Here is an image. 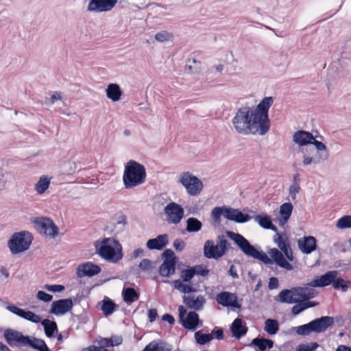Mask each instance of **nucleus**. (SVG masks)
I'll list each match as a JSON object with an SVG mask.
<instances>
[{
  "instance_id": "15",
  "label": "nucleus",
  "mask_w": 351,
  "mask_h": 351,
  "mask_svg": "<svg viewBox=\"0 0 351 351\" xmlns=\"http://www.w3.org/2000/svg\"><path fill=\"white\" fill-rule=\"evenodd\" d=\"M313 332L320 333L326 331L333 325L334 318L330 316H322L310 322Z\"/></svg>"
},
{
  "instance_id": "63",
  "label": "nucleus",
  "mask_w": 351,
  "mask_h": 351,
  "mask_svg": "<svg viewBox=\"0 0 351 351\" xmlns=\"http://www.w3.org/2000/svg\"><path fill=\"white\" fill-rule=\"evenodd\" d=\"M197 289L191 285L184 284L183 289L181 290V293L184 294L196 292Z\"/></svg>"
},
{
  "instance_id": "52",
  "label": "nucleus",
  "mask_w": 351,
  "mask_h": 351,
  "mask_svg": "<svg viewBox=\"0 0 351 351\" xmlns=\"http://www.w3.org/2000/svg\"><path fill=\"white\" fill-rule=\"evenodd\" d=\"M36 298L39 300L43 301L45 302H49L52 300L53 295L43 291H38L36 294Z\"/></svg>"
},
{
  "instance_id": "7",
  "label": "nucleus",
  "mask_w": 351,
  "mask_h": 351,
  "mask_svg": "<svg viewBox=\"0 0 351 351\" xmlns=\"http://www.w3.org/2000/svg\"><path fill=\"white\" fill-rule=\"evenodd\" d=\"M179 182L186 188L187 193L193 196L199 195L204 186L202 182L189 171L180 174Z\"/></svg>"
},
{
  "instance_id": "17",
  "label": "nucleus",
  "mask_w": 351,
  "mask_h": 351,
  "mask_svg": "<svg viewBox=\"0 0 351 351\" xmlns=\"http://www.w3.org/2000/svg\"><path fill=\"white\" fill-rule=\"evenodd\" d=\"M300 250L305 254H309L317 249V239L313 236H304L298 241Z\"/></svg>"
},
{
  "instance_id": "31",
  "label": "nucleus",
  "mask_w": 351,
  "mask_h": 351,
  "mask_svg": "<svg viewBox=\"0 0 351 351\" xmlns=\"http://www.w3.org/2000/svg\"><path fill=\"white\" fill-rule=\"evenodd\" d=\"M101 302L102 304L101 306V310L103 311L104 315L106 317L112 315L118 308V305L116 304V303L112 300L106 296H105Z\"/></svg>"
},
{
  "instance_id": "10",
  "label": "nucleus",
  "mask_w": 351,
  "mask_h": 351,
  "mask_svg": "<svg viewBox=\"0 0 351 351\" xmlns=\"http://www.w3.org/2000/svg\"><path fill=\"white\" fill-rule=\"evenodd\" d=\"M216 301L223 307H232L237 309L241 308V304L238 302L237 295L228 291L219 293L216 296Z\"/></svg>"
},
{
  "instance_id": "9",
  "label": "nucleus",
  "mask_w": 351,
  "mask_h": 351,
  "mask_svg": "<svg viewBox=\"0 0 351 351\" xmlns=\"http://www.w3.org/2000/svg\"><path fill=\"white\" fill-rule=\"evenodd\" d=\"M165 213L168 216L169 223L177 224L184 217V210L181 205L172 202L165 206Z\"/></svg>"
},
{
  "instance_id": "62",
  "label": "nucleus",
  "mask_w": 351,
  "mask_h": 351,
  "mask_svg": "<svg viewBox=\"0 0 351 351\" xmlns=\"http://www.w3.org/2000/svg\"><path fill=\"white\" fill-rule=\"evenodd\" d=\"M148 318L150 322H154L158 317V311L156 308H151L148 310Z\"/></svg>"
},
{
  "instance_id": "21",
  "label": "nucleus",
  "mask_w": 351,
  "mask_h": 351,
  "mask_svg": "<svg viewBox=\"0 0 351 351\" xmlns=\"http://www.w3.org/2000/svg\"><path fill=\"white\" fill-rule=\"evenodd\" d=\"M313 140V134L303 130H298L293 136V141L301 147L311 145V141Z\"/></svg>"
},
{
  "instance_id": "56",
  "label": "nucleus",
  "mask_w": 351,
  "mask_h": 351,
  "mask_svg": "<svg viewBox=\"0 0 351 351\" xmlns=\"http://www.w3.org/2000/svg\"><path fill=\"white\" fill-rule=\"evenodd\" d=\"M60 99L62 100L61 93L60 92H55L50 98H47L45 101V104L47 106H51L53 104L56 100Z\"/></svg>"
},
{
  "instance_id": "43",
  "label": "nucleus",
  "mask_w": 351,
  "mask_h": 351,
  "mask_svg": "<svg viewBox=\"0 0 351 351\" xmlns=\"http://www.w3.org/2000/svg\"><path fill=\"white\" fill-rule=\"evenodd\" d=\"M291 330H295L297 334L301 336L308 335L311 332H313V329L310 322L297 327H293Z\"/></svg>"
},
{
  "instance_id": "37",
  "label": "nucleus",
  "mask_w": 351,
  "mask_h": 351,
  "mask_svg": "<svg viewBox=\"0 0 351 351\" xmlns=\"http://www.w3.org/2000/svg\"><path fill=\"white\" fill-rule=\"evenodd\" d=\"M195 339L197 344L204 345L210 342L214 337L213 334L203 333L202 330H198L195 332Z\"/></svg>"
},
{
  "instance_id": "26",
  "label": "nucleus",
  "mask_w": 351,
  "mask_h": 351,
  "mask_svg": "<svg viewBox=\"0 0 351 351\" xmlns=\"http://www.w3.org/2000/svg\"><path fill=\"white\" fill-rule=\"evenodd\" d=\"M204 256L207 258L219 259L218 245H215L213 240H207L204 245Z\"/></svg>"
},
{
  "instance_id": "41",
  "label": "nucleus",
  "mask_w": 351,
  "mask_h": 351,
  "mask_svg": "<svg viewBox=\"0 0 351 351\" xmlns=\"http://www.w3.org/2000/svg\"><path fill=\"white\" fill-rule=\"evenodd\" d=\"M228 208V206H217L215 207L211 212V216L215 221V222L217 223H220L221 219V216L223 215L224 217L225 211Z\"/></svg>"
},
{
  "instance_id": "38",
  "label": "nucleus",
  "mask_w": 351,
  "mask_h": 351,
  "mask_svg": "<svg viewBox=\"0 0 351 351\" xmlns=\"http://www.w3.org/2000/svg\"><path fill=\"white\" fill-rule=\"evenodd\" d=\"M50 180L45 176H42L35 184V190L38 194L44 193L48 189Z\"/></svg>"
},
{
  "instance_id": "49",
  "label": "nucleus",
  "mask_w": 351,
  "mask_h": 351,
  "mask_svg": "<svg viewBox=\"0 0 351 351\" xmlns=\"http://www.w3.org/2000/svg\"><path fill=\"white\" fill-rule=\"evenodd\" d=\"M172 36L173 35L167 31H160L155 35V39L158 42H165L170 40Z\"/></svg>"
},
{
  "instance_id": "55",
  "label": "nucleus",
  "mask_w": 351,
  "mask_h": 351,
  "mask_svg": "<svg viewBox=\"0 0 351 351\" xmlns=\"http://www.w3.org/2000/svg\"><path fill=\"white\" fill-rule=\"evenodd\" d=\"M153 263L148 258L143 259L139 263V267L143 271H147L153 267Z\"/></svg>"
},
{
  "instance_id": "25",
  "label": "nucleus",
  "mask_w": 351,
  "mask_h": 351,
  "mask_svg": "<svg viewBox=\"0 0 351 351\" xmlns=\"http://www.w3.org/2000/svg\"><path fill=\"white\" fill-rule=\"evenodd\" d=\"M277 238H274V241L278 244V247L283 252L287 258L292 261L293 260V253L290 247L289 243L287 242V239H283L282 237L277 232L276 234Z\"/></svg>"
},
{
  "instance_id": "29",
  "label": "nucleus",
  "mask_w": 351,
  "mask_h": 351,
  "mask_svg": "<svg viewBox=\"0 0 351 351\" xmlns=\"http://www.w3.org/2000/svg\"><path fill=\"white\" fill-rule=\"evenodd\" d=\"M106 96L112 101H118L121 99L123 95V91L120 86L116 83H111L108 84L106 90Z\"/></svg>"
},
{
  "instance_id": "47",
  "label": "nucleus",
  "mask_w": 351,
  "mask_h": 351,
  "mask_svg": "<svg viewBox=\"0 0 351 351\" xmlns=\"http://www.w3.org/2000/svg\"><path fill=\"white\" fill-rule=\"evenodd\" d=\"M181 278L182 282H190L191 279L194 277V271L192 267H189L186 269H184L181 271Z\"/></svg>"
},
{
  "instance_id": "48",
  "label": "nucleus",
  "mask_w": 351,
  "mask_h": 351,
  "mask_svg": "<svg viewBox=\"0 0 351 351\" xmlns=\"http://www.w3.org/2000/svg\"><path fill=\"white\" fill-rule=\"evenodd\" d=\"M192 267L194 271V275H199L201 276L205 277L209 274V269L203 265H197L192 266Z\"/></svg>"
},
{
  "instance_id": "40",
  "label": "nucleus",
  "mask_w": 351,
  "mask_h": 351,
  "mask_svg": "<svg viewBox=\"0 0 351 351\" xmlns=\"http://www.w3.org/2000/svg\"><path fill=\"white\" fill-rule=\"evenodd\" d=\"M218 241L217 245L219 247V258L222 257L230 247V243L228 241L227 239L224 238L223 235H219L217 237Z\"/></svg>"
},
{
  "instance_id": "24",
  "label": "nucleus",
  "mask_w": 351,
  "mask_h": 351,
  "mask_svg": "<svg viewBox=\"0 0 351 351\" xmlns=\"http://www.w3.org/2000/svg\"><path fill=\"white\" fill-rule=\"evenodd\" d=\"M314 287H295L294 291L297 293V296L301 300H308L315 298L319 292Z\"/></svg>"
},
{
  "instance_id": "46",
  "label": "nucleus",
  "mask_w": 351,
  "mask_h": 351,
  "mask_svg": "<svg viewBox=\"0 0 351 351\" xmlns=\"http://www.w3.org/2000/svg\"><path fill=\"white\" fill-rule=\"evenodd\" d=\"M47 223H47V230L46 233H44L43 235L49 236L51 238H55L59 233V228L51 219H50V221H47Z\"/></svg>"
},
{
  "instance_id": "11",
  "label": "nucleus",
  "mask_w": 351,
  "mask_h": 351,
  "mask_svg": "<svg viewBox=\"0 0 351 351\" xmlns=\"http://www.w3.org/2000/svg\"><path fill=\"white\" fill-rule=\"evenodd\" d=\"M73 306V302L71 298L60 299L52 302L49 313L56 315H64L69 312Z\"/></svg>"
},
{
  "instance_id": "51",
  "label": "nucleus",
  "mask_w": 351,
  "mask_h": 351,
  "mask_svg": "<svg viewBox=\"0 0 351 351\" xmlns=\"http://www.w3.org/2000/svg\"><path fill=\"white\" fill-rule=\"evenodd\" d=\"M43 288L53 293L61 292L65 289L64 285H45Z\"/></svg>"
},
{
  "instance_id": "32",
  "label": "nucleus",
  "mask_w": 351,
  "mask_h": 351,
  "mask_svg": "<svg viewBox=\"0 0 351 351\" xmlns=\"http://www.w3.org/2000/svg\"><path fill=\"white\" fill-rule=\"evenodd\" d=\"M41 324L44 328L46 336L49 338L54 337L55 332H58V326L56 322L49 319H43Z\"/></svg>"
},
{
  "instance_id": "2",
  "label": "nucleus",
  "mask_w": 351,
  "mask_h": 351,
  "mask_svg": "<svg viewBox=\"0 0 351 351\" xmlns=\"http://www.w3.org/2000/svg\"><path fill=\"white\" fill-rule=\"evenodd\" d=\"M226 234L234 242L245 255L257 259L265 265H272L275 263L281 268L289 271L293 269L292 265L287 261L282 252L277 248H272L269 251L268 253L271 256L270 258L263 250H258L241 234L227 230Z\"/></svg>"
},
{
  "instance_id": "22",
  "label": "nucleus",
  "mask_w": 351,
  "mask_h": 351,
  "mask_svg": "<svg viewBox=\"0 0 351 351\" xmlns=\"http://www.w3.org/2000/svg\"><path fill=\"white\" fill-rule=\"evenodd\" d=\"M172 346L162 339H156L151 341L142 351H171Z\"/></svg>"
},
{
  "instance_id": "14",
  "label": "nucleus",
  "mask_w": 351,
  "mask_h": 351,
  "mask_svg": "<svg viewBox=\"0 0 351 351\" xmlns=\"http://www.w3.org/2000/svg\"><path fill=\"white\" fill-rule=\"evenodd\" d=\"M101 271V267L92 262H86L78 265L77 268V276L78 278L85 276L93 277Z\"/></svg>"
},
{
  "instance_id": "42",
  "label": "nucleus",
  "mask_w": 351,
  "mask_h": 351,
  "mask_svg": "<svg viewBox=\"0 0 351 351\" xmlns=\"http://www.w3.org/2000/svg\"><path fill=\"white\" fill-rule=\"evenodd\" d=\"M350 284L349 280L346 281L341 278H335L332 285L335 289H341L343 292H345L348 289V285Z\"/></svg>"
},
{
  "instance_id": "61",
  "label": "nucleus",
  "mask_w": 351,
  "mask_h": 351,
  "mask_svg": "<svg viewBox=\"0 0 351 351\" xmlns=\"http://www.w3.org/2000/svg\"><path fill=\"white\" fill-rule=\"evenodd\" d=\"M300 189V184H292L289 186V193L293 199H295L296 193L299 192Z\"/></svg>"
},
{
  "instance_id": "36",
  "label": "nucleus",
  "mask_w": 351,
  "mask_h": 351,
  "mask_svg": "<svg viewBox=\"0 0 351 351\" xmlns=\"http://www.w3.org/2000/svg\"><path fill=\"white\" fill-rule=\"evenodd\" d=\"M51 219L48 217H36L32 221L34 223L35 229L40 234H44L46 233L47 228L48 227L47 221H50Z\"/></svg>"
},
{
  "instance_id": "59",
  "label": "nucleus",
  "mask_w": 351,
  "mask_h": 351,
  "mask_svg": "<svg viewBox=\"0 0 351 351\" xmlns=\"http://www.w3.org/2000/svg\"><path fill=\"white\" fill-rule=\"evenodd\" d=\"M173 245L177 251L181 252L184 249L186 243L182 239H176L174 240Z\"/></svg>"
},
{
  "instance_id": "58",
  "label": "nucleus",
  "mask_w": 351,
  "mask_h": 351,
  "mask_svg": "<svg viewBox=\"0 0 351 351\" xmlns=\"http://www.w3.org/2000/svg\"><path fill=\"white\" fill-rule=\"evenodd\" d=\"M296 304L294 305L291 308V312L294 315H299L302 311L305 310V307L303 305V302H300L299 303H295Z\"/></svg>"
},
{
  "instance_id": "54",
  "label": "nucleus",
  "mask_w": 351,
  "mask_h": 351,
  "mask_svg": "<svg viewBox=\"0 0 351 351\" xmlns=\"http://www.w3.org/2000/svg\"><path fill=\"white\" fill-rule=\"evenodd\" d=\"M210 334H213V336H215L217 340H221L224 338L223 329L221 327H214Z\"/></svg>"
},
{
  "instance_id": "16",
  "label": "nucleus",
  "mask_w": 351,
  "mask_h": 351,
  "mask_svg": "<svg viewBox=\"0 0 351 351\" xmlns=\"http://www.w3.org/2000/svg\"><path fill=\"white\" fill-rule=\"evenodd\" d=\"M224 217L236 223H243L250 221L252 217L247 213H242L239 209L228 207Z\"/></svg>"
},
{
  "instance_id": "6",
  "label": "nucleus",
  "mask_w": 351,
  "mask_h": 351,
  "mask_svg": "<svg viewBox=\"0 0 351 351\" xmlns=\"http://www.w3.org/2000/svg\"><path fill=\"white\" fill-rule=\"evenodd\" d=\"M33 236L27 231L14 233L8 242V245L13 254L27 250L32 242Z\"/></svg>"
},
{
  "instance_id": "45",
  "label": "nucleus",
  "mask_w": 351,
  "mask_h": 351,
  "mask_svg": "<svg viewBox=\"0 0 351 351\" xmlns=\"http://www.w3.org/2000/svg\"><path fill=\"white\" fill-rule=\"evenodd\" d=\"M336 227L339 229L351 228V216L344 215L339 218L337 221Z\"/></svg>"
},
{
  "instance_id": "50",
  "label": "nucleus",
  "mask_w": 351,
  "mask_h": 351,
  "mask_svg": "<svg viewBox=\"0 0 351 351\" xmlns=\"http://www.w3.org/2000/svg\"><path fill=\"white\" fill-rule=\"evenodd\" d=\"M162 258L164 260H169V261H178V258L176 256L173 251L171 249H167L165 250L162 255Z\"/></svg>"
},
{
  "instance_id": "4",
  "label": "nucleus",
  "mask_w": 351,
  "mask_h": 351,
  "mask_svg": "<svg viewBox=\"0 0 351 351\" xmlns=\"http://www.w3.org/2000/svg\"><path fill=\"white\" fill-rule=\"evenodd\" d=\"M95 243L97 254L108 262L117 263L122 259L123 254L120 243L114 238H105L101 243Z\"/></svg>"
},
{
  "instance_id": "64",
  "label": "nucleus",
  "mask_w": 351,
  "mask_h": 351,
  "mask_svg": "<svg viewBox=\"0 0 351 351\" xmlns=\"http://www.w3.org/2000/svg\"><path fill=\"white\" fill-rule=\"evenodd\" d=\"M163 321L167 322L169 324L173 325L175 323V319L173 315L169 313H165L162 316Z\"/></svg>"
},
{
  "instance_id": "23",
  "label": "nucleus",
  "mask_w": 351,
  "mask_h": 351,
  "mask_svg": "<svg viewBox=\"0 0 351 351\" xmlns=\"http://www.w3.org/2000/svg\"><path fill=\"white\" fill-rule=\"evenodd\" d=\"M247 327L243 325V320L239 317L236 318L230 326V330L232 333V336L237 339H239L245 335L247 332Z\"/></svg>"
},
{
  "instance_id": "19",
  "label": "nucleus",
  "mask_w": 351,
  "mask_h": 351,
  "mask_svg": "<svg viewBox=\"0 0 351 351\" xmlns=\"http://www.w3.org/2000/svg\"><path fill=\"white\" fill-rule=\"evenodd\" d=\"M295 287L285 289L282 290L277 296L276 300L281 303L294 304L299 303L300 299L298 298L297 293L294 291Z\"/></svg>"
},
{
  "instance_id": "53",
  "label": "nucleus",
  "mask_w": 351,
  "mask_h": 351,
  "mask_svg": "<svg viewBox=\"0 0 351 351\" xmlns=\"http://www.w3.org/2000/svg\"><path fill=\"white\" fill-rule=\"evenodd\" d=\"M317 136H314V140L311 141V145H313L316 147V152H319V151L322 152H328L326 149V146L321 141H317L315 138Z\"/></svg>"
},
{
  "instance_id": "39",
  "label": "nucleus",
  "mask_w": 351,
  "mask_h": 351,
  "mask_svg": "<svg viewBox=\"0 0 351 351\" xmlns=\"http://www.w3.org/2000/svg\"><path fill=\"white\" fill-rule=\"evenodd\" d=\"M265 330L271 335H276L279 330V324L276 319H267L265 321Z\"/></svg>"
},
{
  "instance_id": "34",
  "label": "nucleus",
  "mask_w": 351,
  "mask_h": 351,
  "mask_svg": "<svg viewBox=\"0 0 351 351\" xmlns=\"http://www.w3.org/2000/svg\"><path fill=\"white\" fill-rule=\"evenodd\" d=\"M122 295L127 303H132L139 298V293L132 287L123 288Z\"/></svg>"
},
{
  "instance_id": "57",
  "label": "nucleus",
  "mask_w": 351,
  "mask_h": 351,
  "mask_svg": "<svg viewBox=\"0 0 351 351\" xmlns=\"http://www.w3.org/2000/svg\"><path fill=\"white\" fill-rule=\"evenodd\" d=\"M6 308L12 312V313L16 315L17 316L21 317L22 314L23 313L24 309L21 308L15 305L9 304L7 306Z\"/></svg>"
},
{
  "instance_id": "8",
  "label": "nucleus",
  "mask_w": 351,
  "mask_h": 351,
  "mask_svg": "<svg viewBox=\"0 0 351 351\" xmlns=\"http://www.w3.org/2000/svg\"><path fill=\"white\" fill-rule=\"evenodd\" d=\"M123 337L121 335H112L110 337H99L96 340L99 346L90 345L84 348L81 351H113L107 349L109 347L118 346L123 343Z\"/></svg>"
},
{
  "instance_id": "28",
  "label": "nucleus",
  "mask_w": 351,
  "mask_h": 351,
  "mask_svg": "<svg viewBox=\"0 0 351 351\" xmlns=\"http://www.w3.org/2000/svg\"><path fill=\"white\" fill-rule=\"evenodd\" d=\"M254 218L258 225L263 229L271 230L276 233L278 232V228L272 223L271 219L269 215L267 214L258 215Z\"/></svg>"
},
{
  "instance_id": "35",
  "label": "nucleus",
  "mask_w": 351,
  "mask_h": 351,
  "mask_svg": "<svg viewBox=\"0 0 351 351\" xmlns=\"http://www.w3.org/2000/svg\"><path fill=\"white\" fill-rule=\"evenodd\" d=\"M202 228V223L195 217H189L186 220L185 231L188 232H197Z\"/></svg>"
},
{
  "instance_id": "33",
  "label": "nucleus",
  "mask_w": 351,
  "mask_h": 351,
  "mask_svg": "<svg viewBox=\"0 0 351 351\" xmlns=\"http://www.w3.org/2000/svg\"><path fill=\"white\" fill-rule=\"evenodd\" d=\"M252 344L257 346L260 351H265L267 348L271 349L274 347V341L264 337H256L252 341Z\"/></svg>"
},
{
  "instance_id": "30",
  "label": "nucleus",
  "mask_w": 351,
  "mask_h": 351,
  "mask_svg": "<svg viewBox=\"0 0 351 351\" xmlns=\"http://www.w3.org/2000/svg\"><path fill=\"white\" fill-rule=\"evenodd\" d=\"M328 156H329L328 152H316V154L314 157L307 156L306 154H304L303 165H308L312 162H313L315 164H317V163H319L321 162H323V161L327 160L328 158Z\"/></svg>"
},
{
  "instance_id": "60",
  "label": "nucleus",
  "mask_w": 351,
  "mask_h": 351,
  "mask_svg": "<svg viewBox=\"0 0 351 351\" xmlns=\"http://www.w3.org/2000/svg\"><path fill=\"white\" fill-rule=\"evenodd\" d=\"M279 286V281L276 277H271L268 283V288L270 290L276 289Z\"/></svg>"
},
{
  "instance_id": "5",
  "label": "nucleus",
  "mask_w": 351,
  "mask_h": 351,
  "mask_svg": "<svg viewBox=\"0 0 351 351\" xmlns=\"http://www.w3.org/2000/svg\"><path fill=\"white\" fill-rule=\"evenodd\" d=\"M146 170L142 164L130 160L125 166L123 181L125 189H132L145 182Z\"/></svg>"
},
{
  "instance_id": "44",
  "label": "nucleus",
  "mask_w": 351,
  "mask_h": 351,
  "mask_svg": "<svg viewBox=\"0 0 351 351\" xmlns=\"http://www.w3.org/2000/svg\"><path fill=\"white\" fill-rule=\"evenodd\" d=\"M293 206L291 202H285L280 206L279 213L281 217L290 218Z\"/></svg>"
},
{
  "instance_id": "20",
  "label": "nucleus",
  "mask_w": 351,
  "mask_h": 351,
  "mask_svg": "<svg viewBox=\"0 0 351 351\" xmlns=\"http://www.w3.org/2000/svg\"><path fill=\"white\" fill-rule=\"evenodd\" d=\"M167 234H159L154 239H150L147 242V247L150 250H162L169 243Z\"/></svg>"
},
{
  "instance_id": "1",
  "label": "nucleus",
  "mask_w": 351,
  "mask_h": 351,
  "mask_svg": "<svg viewBox=\"0 0 351 351\" xmlns=\"http://www.w3.org/2000/svg\"><path fill=\"white\" fill-rule=\"evenodd\" d=\"M273 103L272 97H265L254 110L250 106L239 108L232 120L235 130L243 134L265 135L270 128L269 109Z\"/></svg>"
},
{
  "instance_id": "12",
  "label": "nucleus",
  "mask_w": 351,
  "mask_h": 351,
  "mask_svg": "<svg viewBox=\"0 0 351 351\" xmlns=\"http://www.w3.org/2000/svg\"><path fill=\"white\" fill-rule=\"evenodd\" d=\"M117 0H90L87 10L94 12H103L111 10L117 4Z\"/></svg>"
},
{
  "instance_id": "3",
  "label": "nucleus",
  "mask_w": 351,
  "mask_h": 351,
  "mask_svg": "<svg viewBox=\"0 0 351 351\" xmlns=\"http://www.w3.org/2000/svg\"><path fill=\"white\" fill-rule=\"evenodd\" d=\"M3 337L10 346H29L38 351H51L43 339L24 335L21 332L8 328L4 330Z\"/></svg>"
},
{
  "instance_id": "13",
  "label": "nucleus",
  "mask_w": 351,
  "mask_h": 351,
  "mask_svg": "<svg viewBox=\"0 0 351 351\" xmlns=\"http://www.w3.org/2000/svg\"><path fill=\"white\" fill-rule=\"evenodd\" d=\"M337 275L338 271L336 270L328 271L319 277L317 276L306 285L311 287H324L332 284Z\"/></svg>"
},
{
  "instance_id": "18",
  "label": "nucleus",
  "mask_w": 351,
  "mask_h": 351,
  "mask_svg": "<svg viewBox=\"0 0 351 351\" xmlns=\"http://www.w3.org/2000/svg\"><path fill=\"white\" fill-rule=\"evenodd\" d=\"M180 323L185 329L191 331L195 330L202 324L198 314L195 311H189Z\"/></svg>"
},
{
  "instance_id": "27",
  "label": "nucleus",
  "mask_w": 351,
  "mask_h": 351,
  "mask_svg": "<svg viewBox=\"0 0 351 351\" xmlns=\"http://www.w3.org/2000/svg\"><path fill=\"white\" fill-rule=\"evenodd\" d=\"M183 302L188 306V308L194 309L195 311H200L203 308V304L205 302V299L203 295H199L195 299L194 297L183 296Z\"/></svg>"
}]
</instances>
